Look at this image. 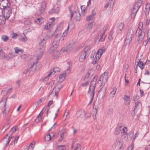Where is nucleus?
<instances>
[{
	"instance_id": "nucleus-1",
	"label": "nucleus",
	"mask_w": 150,
	"mask_h": 150,
	"mask_svg": "<svg viewBox=\"0 0 150 150\" xmlns=\"http://www.w3.org/2000/svg\"><path fill=\"white\" fill-rule=\"evenodd\" d=\"M98 79V76H96L91 81L90 83L89 90L88 92V95L89 96L90 101L88 105L92 102L95 94V89L96 87V82Z\"/></svg>"
},
{
	"instance_id": "nucleus-2",
	"label": "nucleus",
	"mask_w": 150,
	"mask_h": 150,
	"mask_svg": "<svg viewBox=\"0 0 150 150\" xmlns=\"http://www.w3.org/2000/svg\"><path fill=\"white\" fill-rule=\"evenodd\" d=\"M91 47V46H87L81 52L79 59V62H82L85 61L90 53Z\"/></svg>"
},
{
	"instance_id": "nucleus-3",
	"label": "nucleus",
	"mask_w": 150,
	"mask_h": 150,
	"mask_svg": "<svg viewBox=\"0 0 150 150\" xmlns=\"http://www.w3.org/2000/svg\"><path fill=\"white\" fill-rule=\"evenodd\" d=\"M143 23L142 22H140L138 24V26L137 29L136 35L138 36V42L142 41L145 35V32H142V29Z\"/></svg>"
},
{
	"instance_id": "nucleus-4",
	"label": "nucleus",
	"mask_w": 150,
	"mask_h": 150,
	"mask_svg": "<svg viewBox=\"0 0 150 150\" xmlns=\"http://www.w3.org/2000/svg\"><path fill=\"white\" fill-rule=\"evenodd\" d=\"M133 34V30L129 28L128 29L127 35V37L125 41V45L126 46H128L132 40V38Z\"/></svg>"
},
{
	"instance_id": "nucleus-5",
	"label": "nucleus",
	"mask_w": 150,
	"mask_h": 150,
	"mask_svg": "<svg viewBox=\"0 0 150 150\" xmlns=\"http://www.w3.org/2000/svg\"><path fill=\"white\" fill-rule=\"evenodd\" d=\"M69 24L67 26V28L64 31L63 33V34L61 36V33H57L55 36V39L54 40L59 41L61 38H62L61 40H64L65 39L66 36L67 35L68 32L69 30Z\"/></svg>"
},
{
	"instance_id": "nucleus-6",
	"label": "nucleus",
	"mask_w": 150,
	"mask_h": 150,
	"mask_svg": "<svg viewBox=\"0 0 150 150\" xmlns=\"http://www.w3.org/2000/svg\"><path fill=\"white\" fill-rule=\"evenodd\" d=\"M39 42L40 45L41 46V47H40L39 48L40 51L39 52V56H38V59L39 58H41L43 54L44 50V46L46 43V42L45 38L42 37L40 38L39 40Z\"/></svg>"
},
{
	"instance_id": "nucleus-7",
	"label": "nucleus",
	"mask_w": 150,
	"mask_h": 150,
	"mask_svg": "<svg viewBox=\"0 0 150 150\" xmlns=\"http://www.w3.org/2000/svg\"><path fill=\"white\" fill-rule=\"evenodd\" d=\"M105 51V49L104 48H100L98 50L93 61L94 64H95L97 60H99L103 53Z\"/></svg>"
},
{
	"instance_id": "nucleus-8",
	"label": "nucleus",
	"mask_w": 150,
	"mask_h": 150,
	"mask_svg": "<svg viewBox=\"0 0 150 150\" xmlns=\"http://www.w3.org/2000/svg\"><path fill=\"white\" fill-rule=\"evenodd\" d=\"M3 9H4L2 15L7 19H8L11 14L12 11V10L10 7L4 8Z\"/></svg>"
},
{
	"instance_id": "nucleus-9",
	"label": "nucleus",
	"mask_w": 150,
	"mask_h": 150,
	"mask_svg": "<svg viewBox=\"0 0 150 150\" xmlns=\"http://www.w3.org/2000/svg\"><path fill=\"white\" fill-rule=\"evenodd\" d=\"M108 73L107 72H104L100 76L99 81H101V85L105 83L108 78Z\"/></svg>"
},
{
	"instance_id": "nucleus-10",
	"label": "nucleus",
	"mask_w": 150,
	"mask_h": 150,
	"mask_svg": "<svg viewBox=\"0 0 150 150\" xmlns=\"http://www.w3.org/2000/svg\"><path fill=\"white\" fill-rule=\"evenodd\" d=\"M67 135V133L65 130H62L58 133L57 137L59 141H61L64 139Z\"/></svg>"
},
{
	"instance_id": "nucleus-11",
	"label": "nucleus",
	"mask_w": 150,
	"mask_h": 150,
	"mask_svg": "<svg viewBox=\"0 0 150 150\" xmlns=\"http://www.w3.org/2000/svg\"><path fill=\"white\" fill-rule=\"evenodd\" d=\"M71 65H69L68 68L65 71V74H62L59 75V78L60 79L61 81L62 82L65 79L67 75L69 73L71 70Z\"/></svg>"
},
{
	"instance_id": "nucleus-12",
	"label": "nucleus",
	"mask_w": 150,
	"mask_h": 150,
	"mask_svg": "<svg viewBox=\"0 0 150 150\" xmlns=\"http://www.w3.org/2000/svg\"><path fill=\"white\" fill-rule=\"evenodd\" d=\"M10 4L8 0H0V8L2 9L9 7Z\"/></svg>"
},
{
	"instance_id": "nucleus-13",
	"label": "nucleus",
	"mask_w": 150,
	"mask_h": 150,
	"mask_svg": "<svg viewBox=\"0 0 150 150\" xmlns=\"http://www.w3.org/2000/svg\"><path fill=\"white\" fill-rule=\"evenodd\" d=\"M13 137L11 136L8 137V134H7L2 139L1 142L3 143L6 146L9 143L11 139Z\"/></svg>"
},
{
	"instance_id": "nucleus-14",
	"label": "nucleus",
	"mask_w": 150,
	"mask_h": 150,
	"mask_svg": "<svg viewBox=\"0 0 150 150\" xmlns=\"http://www.w3.org/2000/svg\"><path fill=\"white\" fill-rule=\"evenodd\" d=\"M85 115V112L83 110H79L76 113V116L79 120L83 119Z\"/></svg>"
},
{
	"instance_id": "nucleus-15",
	"label": "nucleus",
	"mask_w": 150,
	"mask_h": 150,
	"mask_svg": "<svg viewBox=\"0 0 150 150\" xmlns=\"http://www.w3.org/2000/svg\"><path fill=\"white\" fill-rule=\"evenodd\" d=\"M123 127V125L121 123L119 124L116 127L114 132V134L116 135H118L121 132Z\"/></svg>"
},
{
	"instance_id": "nucleus-16",
	"label": "nucleus",
	"mask_w": 150,
	"mask_h": 150,
	"mask_svg": "<svg viewBox=\"0 0 150 150\" xmlns=\"http://www.w3.org/2000/svg\"><path fill=\"white\" fill-rule=\"evenodd\" d=\"M12 88H8L7 87L4 88L1 92L3 95H5L7 94L10 93L12 91Z\"/></svg>"
},
{
	"instance_id": "nucleus-17",
	"label": "nucleus",
	"mask_w": 150,
	"mask_h": 150,
	"mask_svg": "<svg viewBox=\"0 0 150 150\" xmlns=\"http://www.w3.org/2000/svg\"><path fill=\"white\" fill-rule=\"evenodd\" d=\"M60 84V83H58L57 84V85L54 88L53 91L51 94H55V95H56L57 94L61 89L59 87V85Z\"/></svg>"
},
{
	"instance_id": "nucleus-18",
	"label": "nucleus",
	"mask_w": 150,
	"mask_h": 150,
	"mask_svg": "<svg viewBox=\"0 0 150 150\" xmlns=\"http://www.w3.org/2000/svg\"><path fill=\"white\" fill-rule=\"evenodd\" d=\"M100 104V103L98 101L96 100L94 102L93 108V109L95 110V115H96L97 112L99 108Z\"/></svg>"
},
{
	"instance_id": "nucleus-19",
	"label": "nucleus",
	"mask_w": 150,
	"mask_h": 150,
	"mask_svg": "<svg viewBox=\"0 0 150 150\" xmlns=\"http://www.w3.org/2000/svg\"><path fill=\"white\" fill-rule=\"evenodd\" d=\"M54 25L53 22L49 21L45 24V28L46 30L50 29Z\"/></svg>"
},
{
	"instance_id": "nucleus-20",
	"label": "nucleus",
	"mask_w": 150,
	"mask_h": 150,
	"mask_svg": "<svg viewBox=\"0 0 150 150\" xmlns=\"http://www.w3.org/2000/svg\"><path fill=\"white\" fill-rule=\"evenodd\" d=\"M134 132H130L127 134V138L125 139L126 142L129 141L131 140L132 137L133 136Z\"/></svg>"
},
{
	"instance_id": "nucleus-21",
	"label": "nucleus",
	"mask_w": 150,
	"mask_h": 150,
	"mask_svg": "<svg viewBox=\"0 0 150 150\" xmlns=\"http://www.w3.org/2000/svg\"><path fill=\"white\" fill-rule=\"evenodd\" d=\"M54 135L53 133H51L50 134H47L45 137V139L47 141H49L51 140L52 137H54Z\"/></svg>"
},
{
	"instance_id": "nucleus-22",
	"label": "nucleus",
	"mask_w": 150,
	"mask_h": 150,
	"mask_svg": "<svg viewBox=\"0 0 150 150\" xmlns=\"http://www.w3.org/2000/svg\"><path fill=\"white\" fill-rule=\"evenodd\" d=\"M123 99L125 101V103L126 105H127L129 104L130 102L129 96H128L125 95Z\"/></svg>"
},
{
	"instance_id": "nucleus-23",
	"label": "nucleus",
	"mask_w": 150,
	"mask_h": 150,
	"mask_svg": "<svg viewBox=\"0 0 150 150\" xmlns=\"http://www.w3.org/2000/svg\"><path fill=\"white\" fill-rule=\"evenodd\" d=\"M7 100V98H6L3 99L0 103V106H1V109H3L5 107L6 102Z\"/></svg>"
},
{
	"instance_id": "nucleus-24",
	"label": "nucleus",
	"mask_w": 150,
	"mask_h": 150,
	"mask_svg": "<svg viewBox=\"0 0 150 150\" xmlns=\"http://www.w3.org/2000/svg\"><path fill=\"white\" fill-rule=\"evenodd\" d=\"M35 142H33L30 144L29 146H26V147L27 148V150H33L35 146Z\"/></svg>"
},
{
	"instance_id": "nucleus-25",
	"label": "nucleus",
	"mask_w": 150,
	"mask_h": 150,
	"mask_svg": "<svg viewBox=\"0 0 150 150\" xmlns=\"http://www.w3.org/2000/svg\"><path fill=\"white\" fill-rule=\"evenodd\" d=\"M6 19H7L3 15L2 16L0 15V24H4Z\"/></svg>"
},
{
	"instance_id": "nucleus-26",
	"label": "nucleus",
	"mask_w": 150,
	"mask_h": 150,
	"mask_svg": "<svg viewBox=\"0 0 150 150\" xmlns=\"http://www.w3.org/2000/svg\"><path fill=\"white\" fill-rule=\"evenodd\" d=\"M46 110V107H44L41 111L40 113L38 115V120L39 121L42 119V116L43 115V113Z\"/></svg>"
},
{
	"instance_id": "nucleus-27",
	"label": "nucleus",
	"mask_w": 150,
	"mask_h": 150,
	"mask_svg": "<svg viewBox=\"0 0 150 150\" xmlns=\"http://www.w3.org/2000/svg\"><path fill=\"white\" fill-rule=\"evenodd\" d=\"M38 63V58H36L35 60L31 64L32 68H33L35 69V70L37 69V65Z\"/></svg>"
},
{
	"instance_id": "nucleus-28",
	"label": "nucleus",
	"mask_w": 150,
	"mask_h": 150,
	"mask_svg": "<svg viewBox=\"0 0 150 150\" xmlns=\"http://www.w3.org/2000/svg\"><path fill=\"white\" fill-rule=\"evenodd\" d=\"M142 106V104L139 101H137L135 103V108H134V110H137L139 109Z\"/></svg>"
},
{
	"instance_id": "nucleus-29",
	"label": "nucleus",
	"mask_w": 150,
	"mask_h": 150,
	"mask_svg": "<svg viewBox=\"0 0 150 150\" xmlns=\"http://www.w3.org/2000/svg\"><path fill=\"white\" fill-rule=\"evenodd\" d=\"M60 52L59 51H54L52 54V55L54 59L58 58Z\"/></svg>"
},
{
	"instance_id": "nucleus-30",
	"label": "nucleus",
	"mask_w": 150,
	"mask_h": 150,
	"mask_svg": "<svg viewBox=\"0 0 150 150\" xmlns=\"http://www.w3.org/2000/svg\"><path fill=\"white\" fill-rule=\"evenodd\" d=\"M41 8L40 9V13H42L44 11L46 7V3L45 2H43L42 3L41 5Z\"/></svg>"
},
{
	"instance_id": "nucleus-31",
	"label": "nucleus",
	"mask_w": 150,
	"mask_h": 150,
	"mask_svg": "<svg viewBox=\"0 0 150 150\" xmlns=\"http://www.w3.org/2000/svg\"><path fill=\"white\" fill-rule=\"evenodd\" d=\"M117 91V88L115 87L113 88L112 90L110 92V96L111 98H113L116 93Z\"/></svg>"
},
{
	"instance_id": "nucleus-32",
	"label": "nucleus",
	"mask_w": 150,
	"mask_h": 150,
	"mask_svg": "<svg viewBox=\"0 0 150 150\" xmlns=\"http://www.w3.org/2000/svg\"><path fill=\"white\" fill-rule=\"evenodd\" d=\"M74 16L75 18L76 21H79L81 19V16L80 14L79 13H77L76 11L74 13Z\"/></svg>"
},
{
	"instance_id": "nucleus-33",
	"label": "nucleus",
	"mask_w": 150,
	"mask_h": 150,
	"mask_svg": "<svg viewBox=\"0 0 150 150\" xmlns=\"http://www.w3.org/2000/svg\"><path fill=\"white\" fill-rule=\"evenodd\" d=\"M14 50L16 53L19 54H21L23 52V50L22 49H20L18 47H15L14 48Z\"/></svg>"
},
{
	"instance_id": "nucleus-34",
	"label": "nucleus",
	"mask_w": 150,
	"mask_h": 150,
	"mask_svg": "<svg viewBox=\"0 0 150 150\" xmlns=\"http://www.w3.org/2000/svg\"><path fill=\"white\" fill-rule=\"evenodd\" d=\"M15 57V54L14 52L10 53L7 55L6 58L7 59H12Z\"/></svg>"
},
{
	"instance_id": "nucleus-35",
	"label": "nucleus",
	"mask_w": 150,
	"mask_h": 150,
	"mask_svg": "<svg viewBox=\"0 0 150 150\" xmlns=\"http://www.w3.org/2000/svg\"><path fill=\"white\" fill-rule=\"evenodd\" d=\"M123 143L122 141L120 139H118L116 141L115 143V145L116 146H120V148H121V147Z\"/></svg>"
},
{
	"instance_id": "nucleus-36",
	"label": "nucleus",
	"mask_w": 150,
	"mask_h": 150,
	"mask_svg": "<svg viewBox=\"0 0 150 150\" xmlns=\"http://www.w3.org/2000/svg\"><path fill=\"white\" fill-rule=\"evenodd\" d=\"M59 42V41L54 40L52 43V46L56 48L58 45Z\"/></svg>"
},
{
	"instance_id": "nucleus-37",
	"label": "nucleus",
	"mask_w": 150,
	"mask_h": 150,
	"mask_svg": "<svg viewBox=\"0 0 150 150\" xmlns=\"http://www.w3.org/2000/svg\"><path fill=\"white\" fill-rule=\"evenodd\" d=\"M137 65L142 70L144 68V64L140 60L137 64Z\"/></svg>"
},
{
	"instance_id": "nucleus-38",
	"label": "nucleus",
	"mask_w": 150,
	"mask_h": 150,
	"mask_svg": "<svg viewBox=\"0 0 150 150\" xmlns=\"http://www.w3.org/2000/svg\"><path fill=\"white\" fill-rule=\"evenodd\" d=\"M45 21V19L43 18L38 17V24H40L43 23Z\"/></svg>"
},
{
	"instance_id": "nucleus-39",
	"label": "nucleus",
	"mask_w": 150,
	"mask_h": 150,
	"mask_svg": "<svg viewBox=\"0 0 150 150\" xmlns=\"http://www.w3.org/2000/svg\"><path fill=\"white\" fill-rule=\"evenodd\" d=\"M59 8L57 7L55 8L52 9L50 11V12L51 13H57L59 12Z\"/></svg>"
},
{
	"instance_id": "nucleus-40",
	"label": "nucleus",
	"mask_w": 150,
	"mask_h": 150,
	"mask_svg": "<svg viewBox=\"0 0 150 150\" xmlns=\"http://www.w3.org/2000/svg\"><path fill=\"white\" fill-rule=\"evenodd\" d=\"M124 25L123 23H120L118 24V29L119 30L121 31L124 28Z\"/></svg>"
},
{
	"instance_id": "nucleus-41",
	"label": "nucleus",
	"mask_w": 150,
	"mask_h": 150,
	"mask_svg": "<svg viewBox=\"0 0 150 150\" xmlns=\"http://www.w3.org/2000/svg\"><path fill=\"white\" fill-rule=\"evenodd\" d=\"M94 16V15L92 14L89 16H87L86 18V20L87 21H89L92 20Z\"/></svg>"
},
{
	"instance_id": "nucleus-42",
	"label": "nucleus",
	"mask_w": 150,
	"mask_h": 150,
	"mask_svg": "<svg viewBox=\"0 0 150 150\" xmlns=\"http://www.w3.org/2000/svg\"><path fill=\"white\" fill-rule=\"evenodd\" d=\"M9 127V125L8 124H5L3 127L2 131L3 132H4Z\"/></svg>"
},
{
	"instance_id": "nucleus-43",
	"label": "nucleus",
	"mask_w": 150,
	"mask_h": 150,
	"mask_svg": "<svg viewBox=\"0 0 150 150\" xmlns=\"http://www.w3.org/2000/svg\"><path fill=\"white\" fill-rule=\"evenodd\" d=\"M140 7H138L137 5H135L133 7V9L132 11V12L136 13Z\"/></svg>"
},
{
	"instance_id": "nucleus-44",
	"label": "nucleus",
	"mask_w": 150,
	"mask_h": 150,
	"mask_svg": "<svg viewBox=\"0 0 150 150\" xmlns=\"http://www.w3.org/2000/svg\"><path fill=\"white\" fill-rule=\"evenodd\" d=\"M57 149L58 150H65V147L64 145H59L57 146Z\"/></svg>"
},
{
	"instance_id": "nucleus-45",
	"label": "nucleus",
	"mask_w": 150,
	"mask_h": 150,
	"mask_svg": "<svg viewBox=\"0 0 150 150\" xmlns=\"http://www.w3.org/2000/svg\"><path fill=\"white\" fill-rule=\"evenodd\" d=\"M1 39L4 42H6L8 40V38L6 35H3L1 37Z\"/></svg>"
},
{
	"instance_id": "nucleus-46",
	"label": "nucleus",
	"mask_w": 150,
	"mask_h": 150,
	"mask_svg": "<svg viewBox=\"0 0 150 150\" xmlns=\"http://www.w3.org/2000/svg\"><path fill=\"white\" fill-rule=\"evenodd\" d=\"M150 7L149 5L147 4L146 6L145 10V12L146 14H148L149 11V8Z\"/></svg>"
},
{
	"instance_id": "nucleus-47",
	"label": "nucleus",
	"mask_w": 150,
	"mask_h": 150,
	"mask_svg": "<svg viewBox=\"0 0 150 150\" xmlns=\"http://www.w3.org/2000/svg\"><path fill=\"white\" fill-rule=\"evenodd\" d=\"M142 3V0H138L135 4V5H137L138 7H140Z\"/></svg>"
},
{
	"instance_id": "nucleus-48",
	"label": "nucleus",
	"mask_w": 150,
	"mask_h": 150,
	"mask_svg": "<svg viewBox=\"0 0 150 150\" xmlns=\"http://www.w3.org/2000/svg\"><path fill=\"white\" fill-rule=\"evenodd\" d=\"M127 128L126 127H124L122 128V129L121 130V133H127Z\"/></svg>"
},
{
	"instance_id": "nucleus-49",
	"label": "nucleus",
	"mask_w": 150,
	"mask_h": 150,
	"mask_svg": "<svg viewBox=\"0 0 150 150\" xmlns=\"http://www.w3.org/2000/svg\"><path fill=\"white\" fill-rule=\"evenodd\" d=\"M74 150H81L80 145L79 144H77L75 146Z\"/></svg>"
},
{
	"instance_id": "nucleus-50",
	"label": "nucleus",
	"mask_w": 150,
	"mask_h": 150,
	"mask_svg": "<svg viewBox=\"0 0 150 150\" xmlns=\"http://www.w3.org/2000/svg\"><path fill=\"white\" fill-rule=\"evenodd\" d=\"M52 71H53L54 72V74L55 73L57 72H59L60 71V69L59 68L57 67H54L53 69H52Z\"/></svg>"
},
{
	"instance_id": "nucleus-51",
	"label": "nucleus",
	"mask_w": 150,
	"mask_h": 150,
	"mask_svg": "<svg viewBox=\"0 0 150 150\" xmlns=\"http://www.w3.org/2000/svg\"><path fill=\"white\" fill-rule=\"evenodd\" d=\"M23 34L24 36L21 39V40L24 42H26L27 41V38L24 34V33H23Z\"/></svg>"
},
{
	"instance_id": "nucleus-52",
	"label": "nucleus",
	"mask_w": 150,
	"mask_h": 150,
	"mask_svg": "<svg viewBox=\"0 0 150 150\" xmlns=\"http://www.w3.org/2000/svg\"><path fill=\"white\" fill-rule=\"evenodd\" d=\"M56 49V48H54V47L52 46L48 51L49 53L50 54L52 53V52L53 53L54 52V50Z\"/></svg>"
},
{
	"instance_id": "nucleus-53",
	"label": "nucleus",
	"mask_w": 150,
	"mask_h": 150,
	"mask_svg": "<svg viewBox=\"0 0 150 150\" xmlns=\"http://www.w3.org/2000/svg\"><path fill=\"white\" fill-rule=\"evenodd\" d=\"M93 69L89 70L87 73V74H88V76H92L93 75Z\"/></svg>"
},
{
	"instance_id": "nucleus-54",
	"label": "nucleus",
	"mask_w": 150,
	"mask_h": 150,
	"mask_svg": "<svg viewBox=\"0 0 150 150\" xmlns=\"http://www.w3.org/2000/svg\"><path fill=\"white\" fill-rule=\"evenodd\" d=\"M93 23H91L90 24H88V26L87 27V30H90L92 28L93 26Z\"/></svg>"
},
{
	"instance_id": "nucleus-55",
	"label": "nucleus",
	"mask_w": 150,
	"mask_h": 150,
	"mask_svg": "<svg viewBox=\"0 0 150 150\" xmlns=\"http://www.w3.org/2000/svg\"><path fill=\"white\" fill-rule=\"evenodd\" d=\"M96 53V51L94 50H93L92 52V53L90 56V58L91 59H93L94 57L95 54Z\"/></svg>"
},
{
	"instance_id": "nucleus-56",
	"label": "nucleus",
	"mask_w": 150,
	"mask_h": 150,
	"mask_svg": "<svg viewBox=\"0 0 150 150\" xmlns=\"http://www.w3.org/2000/svg\"><path fill=\"white\" fill-rule=\"evenodd\" d=\"M104 34V33H103L100 34V38L99 40L100 41L103 42V41H104L105 38L103 37V35Z\"/></svg>"
},
{
	"instance_id": "nucleus-57",
	"label": "nucleus",
	"mask_w": 150,
	"mask_h": 150,
	"mask_svg": "<svg viewBox=\"0 0 150 150\" xmlns=\"http://www.w3.org/2000/svg\"><path fill=\"white\" fill-rule=\"evenodd\" d=\"M81 9L82 12L84 13L85 12V10L86 9V6L84 5L82 6L81 7Z\"/></svg>"
},
{
	"instance_id": "nucleus-58",
	"label": "nucleus",
	"mask_w": 150,
	"mask_h": 150,
	"mask_svg": "<svg viewBox=\"0 0 150 150\" xmlns=\"http://www.w3.org/2000/svg\"><path fill=\"white\" fill-rule=\"evenodd\" d=\"M127 133H121V136L122 137L123 139H126V137L127 135Z\"/></svg>"
},
{
	"instance_id": "nucleus-59",
	"label": "nucleus",
	"mask_w": 150,
	"mask_h": 150,
	"mask_svg": "<svg viewBox=\"0 0 150 150\" xmlns=\"http://www.w3.org/2000/svg\"><path fill=\"white\" fill-rule=\"evenodd\" d=\"M0 56L2 57H5V52L2 51V50L0 52Z\"/></svg>"
},
{
	"instance_id": "nucleus-60",
	"label": "nucleus",
	"mask_w": 150,
	"mask_h": 150,
	"mask_svg": "<svg viewBox=\"0 0 150 150\" xmlns=\"http://www.w3.org/2000/svg\"><path fill=\"white\" fill-rule=\"evenodd\" d=\"M73 47H68L67 48V49L66 50V51L67 52H70L73 49Z\"/></svg>"
},
{
	"instance_id": "nucleus-61",
	"label": "nucleus",
	"mask_w": 150,
	"mask_h": 150,
	"mask_svg": "<svg viewBox=\"0 0 150 150\" xmlns=\"http://www.w3.org/2000/svg\"><path fill=\"white\" fill-rule=\"evenodd\" d=\"M77 141V140L76 139H74L72 141V145L71 146V149H72V148H73L74 146V144L75 143V142H76Z\"/></svg>"
},
{
	"instance_id": "nucleus-62",
	"label": "nucleus",
	"mask_w": 150,
	"mask_h": 150,
	"mask_svg": "<svg viewBox=\"0 0 150 150\" xmlns=\"http://www.w3.org/2000/svg\"><path fill=\"white\" fill-rule=\"evenodd\" d=\"M44 88L43 87H41L39 89L38 91L41 93H42L44 92Z\"/></svg>"
},
{
	"instance_id": "nucleus-63",
	"label": "nucleus",
	"mask_w": 150,
	"mask_h": 150,
	"mask_svg": "<svg viewBox=\"0 0 150 150\" xmlns=\"http://www.w3.org/2000/svg\"><path fill=\"white\" fill-rule=\"evenodd\" d=\"M18 35L15 33H13L12 34V38L16 39Z\"/></svg>"
},
{
	"instance_id": "nucleus-64",
	"label": "nucleus",
	"mask_w": 150,
	"mask_h": 150,
	"mask_svg": "<svg viewBox=\"0 0 150 150\" xmlns=\"http://www.w3.org/2000/svg\"><path fill=\"white\" fill-rule=\"evenodd\" d=\"M89 83V82L88 81H87L85 82L84 83H83L81 84V86L83 87H85L87 86Z\"/></svg>"
}]
</instances>
